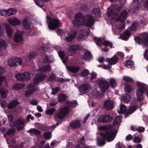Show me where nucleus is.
<instances>
[{
	"label": "nucleus",
	"mask_w": 148,
	"mask_h": 148,
	"mask_svg": "<svg viewBox=\"0 0 148 148\" xmlns=\"http://www.w3.org/2000/svg\"><path fill=\"white\" fill-rule=\"evenodd\" d=\"M117 130H114L113 129L107 130L104 133H100L101 136L103 138H98L97 139V143L99 146H103L105 144V138L107 141L111 142L115 138Z\"/></svg>",
	"instance_id": "f257e3e1"
},
{
	"label": "nucleus",
	"mask_w": 148,
	"mask_h": 148,
	"mask_svg": "<svg viewBox=\"0 0 148 148\" xmlns=\"http://www.w3.org/2000/svg\"><path fill=\"white\" fill-rule=\"evenodd\" d=\"M77 103L76 100L68 102V107H64L62 108L58 112H55L54 114V117L56 119H62L67 114L69 110V108L75 107Z\"/></svg>",
	"instance_id": "f03ea898"
},
{
	"label": "nucleus",
	"mask_w": 148,
	"mask_h": 148,
	"mask_svg": "<svg viewBox=\"0 0 148 148\" xmlns=\"http://www.w3.org/2000/svg\"><path fill=\"white\" fill-rule=\"evenodd\" d=\"M77 16L80 18H81L84 25L87 27H91L93 26L95 23V18L94 16L91 14H88L84 16L83 14L79 12Z\"/></svg>",
	"instance_id": "7ed1b4c3"
},
{
	"label": "nucleus",
	"mask_w": 148,
	"mask_h": 148,
	"mask_svg": "<svg viewBox=\"0 0 148 148\" xmlns=\"http://www.w3.org/2000/svg\"><path fill=\"white\" fill-rule=\"evenodd\" d=\"M134 39L137 44L143 45L144 46H148V33L147 32L140 34L136 37H134Z\"/></svg>",
	"instance_id": "20e7f679"
},
{
	"label": "nucleus",
	"mask_w": 148,
	"mask_h": 148,
	"mask_svg": "<svg viewBox=\"0 0 148 148\" xmlns=\"http://www.w3.org/2000/svg\"><path fill=\"white\" fill-rule=\"evenodd\" d=\"M47 22L49 29L53 30L59 27L60 22L57 18H52L51 16H47Z\"/></svg>",
	"instance_id": "39448f33"
},
{
	"label": "nucleus",
	"mask_w": 148,
	"mask_h": 148,
	"mask_svg": "<svg viewBox=\"0 0 148 148\" xmlns=\"http://www.w3.org/2000/svg\"><path fill=\"white\" fill-rule=\"evenodd\" d=\"M127 14L128 13L126 10H123L120 15L115 19L116 22H120L121 23V25L119 27V28L121 29H124L125 28V19Z\"/></svg>",
	"instance_id": "423d86ee"
},
{
	"label": "nucleus",
	"mask_w": 148,
	"mask_h": 148,
	"mask_svg": "<svg viewBox=\"0 0 148 148\" xmlns=\"http://www.w3.org/2000/svg\"><path fill=\"white\" fill-rule=\"evenodd\" d=\"M97 81L102 92H105L109 88L110 85L108 81L101 79H98Z\"/></svg>",
	"instance_id": "0eeeda50"
},
{
	"label": "nucleus",
	"mask_w": 148,
	"mask_h": 148,
	"mask_svg": "<svg viewBox=\"0 0 148 148\" xmlns=\"http://www.w3.org/2000/svg\"><path fill=\"white\" fill-rule=\"evenodd\" d=\"M137 102L135 100H132L130 107L124 114L125 117V118L128 117L129 115H130L134 112L137 109Z\"/></svg>",
	"instance_id": "6e6552de"
},
{
	"label": "nucleus",
	"mask_w": 148,
	"mask_h": 148,
	"mask_svg": "<svg viewBox=\"0 0 148 148\" xmlns=\"http://www.w3.org/2000/svg\"><path fill=\"white\" fill-rule=\"evenodd\" d=\"M15 77L18 81L24 82L26 80L29 79L30 78V73L28 72H25L23 74L19 73L16 75Z\"/></svg>",
	"instance_id": "1a4fd4ad"
},
{
	"label": "nucleus",
	"mask_w": 148,
	"mask_h": 148,
	"mask_svg": "<svg viewBox=\"0 0 148 148\" xmlns=\"http://www.w3.org/2000/svg\"><path fill=\"white\" fill-rule=\"evenodd\" d=\"M75 136L76 137L75 139L76 140H77V141L79 143L78 145L75 146V148H84V144L82 142L84 140V137L83 136H81V135L79 134L75 135Z\"/></svg>",
	"instance_id": "9d476101"
},
{
	"label": "nucleus",
	"mask_w": 148,
	"mask_h": 148,
	"mask_svg": "<svg viewBox=\"0 0 148 148\" xmlns=\"http://www.w3.org/2000/svg\"><path fill=\"white\" fill-rule=\"evenodd\" d=\"M15 130L14 129H9L6 133L5 135H4V137L6 138V141L8 144L10 143H14L15 140L13 139H11L10 137L15 132Z\"/></svg>",
	"instance_id": "9b49d317"
},
{
	"label": "nucleus",
	"mask_w": 148,
	"mask_h": 148,
	"mask_svg": "<svg viewBox=\"0 0 148 148\" xmlns=\"http://www.w3.org/2000/svg\"><path fill=\"white\" fill-rule=\"evenodd\" d=\"M121 8L119 6V5H117L114 7L116 12H113V9L112 10L109 8L107 9V12H108V15L109 17H112L114 16H116L118 12L121 10Z\"/></svg>",
	"instance_id": "f8f14e48"
},
{
	"label": "nucleus",
	"mask_w": 148,
	"mask_h": 148,
	"mask_svg": "<svg viewBox=\"0 0 148 148\" xmlns=\"http://www.w3.org/2000/svg\"><path fill=\"white\" fill-rule=\"evenodd\" d=\"M23 39V33L21 31L17 32L13 37V40L16 42H19Z\"/></svg>",
	"instance_id": "ddd939ff"
},
{
	"label": "nucleus",
	"mask_w": 148,
	"mask_h": 148,
	"mask_svg": "<svg viewBox=\"0 0 148 148\" xmlns=\"http://www.w3.org/2000/svg\"><path fill=\"white\" fill-rule=\"evenodd\" d=\"M36 90L35 84L34 83H31L28 86V90L25 92V95L26 96H29L33 92L35 91Z\"/></svg>",
	"instance_id": "4468645a"
},
{
	"label": "nucleus",
	"mask_w": 148,
	"mask_h": 148,
	"mask_svg": "<svg viewBox=\"0 0 148 148\" xmlns=\"http://www.w3.org/2000/svg\"><path fill=\"white\" fill-rule=\"evenodd\" d=\"M23 27L27 29H31L33 28V23L27 18L23 20Z\"/></svg>",
	"instance_id": "2eb2a0df"
},
{
	"label": "nucleus",
	"mask_w": 148,
	"mask_h": 148,
	"mask_svg": "<svg viewBox=\"0 0 148 148\" xmlns=\"http://www.w3.org/2000/svg\"><path fill=\"white\" fill-rule=\"evenodd\" d=\"M46 75L43 74H39L37 75L34 78V82L32 83H34L36 86L37 84L40 82L41 81L43 80L46 77Z\"/></svg>",
	"instance_id": "dca6fc26"
},
{
	"label": "nucleus",
	"mask_w": 148,
	"mask_h": 148,
	"mask_svg": "<svg viewBox=\"0 0 148 148\" xmlns=\"http://www.w3.org/2000/svg\"><path fill=\"white\" fill-rule=\"evenodd\" d=\"M90 87L88 84L85 83L81 85L78 88L79 92L83 94L88 91L90 88Z\"/></svg>",
	"instance_id": "f3484780"
},
{
	"label": "nucleus",
	"mask_w": 148,
	"mask_h": 148,
	"mask_svg": "<svg viewBox=\"0 0 148 148\" xmlns=\"http://www.w3.org/2000/svg\"><path fill=\"white\" fill-rule=\"evenodd\" d=\"M118 58L116 55H114L111 58H107L106 59V61L108 62L110 65L116 64L118 62Z\"/></svg>",
	"instance_id": "a211bd4d"
},
{
	"label": "nucleus",
	"mask_w": 148,
	"mask_h": 148,
	"mask_svg": "<svg viewBox=\"0 0 148 148\" xmlns=\"http://www.w3.org/2000/svg\"><path fill=\"white\" fill-rule=\"evenodd\" d=\"M55 59L53 55H46L43 58V62L44 64L51 63L54 62Z\"/></svg>",
	"instance_id": "6ab92c4d"
},
{
	"label": "nucleus",
	"mask_w": 148,
	"mask_h": 148,
	"mask_svg": "<svg viewBox=\"0 0 148 148\" xmlns=\"http://www.w3.org/2000/svg\"><path fill=\"white\" fill-rule=\"evenodd\" d=\"M113 119L111 114H106L100 115L97 120H112Z\"/></svg>",
	"instance_id": "aec40b11"
},
{
	"label": "nucleus",
	"mask_w": 148,
	"mask_h": 148,
	"mask_svg": "<svg viewBox=\"0 0 148 148\" xmlns=\"http://www.w3.org/2000/svg\"><path fill=\"white\" fill-rule=\"evenodd\" d=\"M114 103L113 101L111 100L106 101L104 103V108L107 110H111L114 108Z\"/></svg>",
	"instance_id": "412c9836"
},
{
	"label": "nucleus",
	"mask_w": 148,
	"mask_h": 148,
	"mask_svg": "<svg viewBox=\"0 0 148 148\" xmlns=\"http://www.w3.org/2000/svg\"><path fill=\"white\" fill-rule=\"evenodd\" d=\"M78 13L76 14L75 16V20L73 21V25L75 27H79L81 24L82 21L81 18H79L77 15Z\"/></svg>",
	"instance_id": "4be33fe9"
},
{
	"label": "nucleus",
	"mask_w": 148,
	"mask_h": 148,
	"mask_svg": "<svg viewBox=\"0 0 148 148\" xmlns=\"http://www.w3.org/2000/svg\"><path fill=\"white\" fill-rule=\"evenodd\" d=\"M8 21L11 25L14 26L19 25L21 23L20 21L16 18L10 19L8 20Z\"/></svg>",
	"instance_id": "5701e85b"
},
{
	"label": "nucleus",
	"mask_w": 148,
	"mask_h": 148,
	"mask_svg": "<svg viewBox=\"0 0 148 148\" xmlns=\"http://www.w3.org/2000/svg\"><path fill=\"white\" fill-rule=\"evenodd\" d=\"M80 49L81 47L79 46L78 45H73L70 46L69 51L70 52L74 54Z\"/></svg>",
	"instance_id": "b1692460"
},
{
	"label": "nucleus",
	"mask_w": 148,
	"mask_h": 148,
	"mask_svg": "<svg viewBox=\"0 0 148 148\" xmlns=\"http://www.w3.org/2000/svg\"><path fill=\"white\" fill-rule=\"evenodd\" d=\"M131 34V33L129 30H125L124 32L120 35L121 38L123 40H127Z\"/></svg>",
	"instance_id": "393cba45"
},
{
	"label": "nucleus",
	"mask_w": 148,
	"mask_h": 148,
	"mask_svg": "<svg viewBox=\"0 0 148 148\" xmlns=\"http://www.w3.org/2000/svg\"><path fill=\"white\" fill-rule=\"evenodd\" d=\"M67 69L69 71L75 73L78 72L79 70L80 69L78 66H69L67 67Z\"/></svg>",
	"instance_id": "a878e982"
},
{
	"label": "nucleus",
	"mask_w": 148,
	"mask_h": 148,
	"mask_svg": "<svg viewBox=\"0 0 148 148\" xmlns=\"http://www.w3.org/2000/svg\"><path fill=\"white\" fill-rule=\"evenodd\" d=\"M92 14H94L96 18H99L101 16V11L98 8H94L92 9Z\"/></svg>",
	"instance_id": "bb28decb"
},
{
	"label": "nucleus",
	"mask_w": 148,
	"mask_h": 148,
	"mask_svg": "<svg viewBox=\"0 0 148 148\" xmlns=\"http://www.w3.org/2000/svg\"><path fill=\"white\" fill-rule=\"evenodd\" d=\"M77 34V32L75 31L73 32V33L69 35L68 37H66V40L68 42H72L73 40L75 38Z\"/></svg>",
	"instance_id": "cd10ccee"
},
{
	"label": "nucleus",
	"mask_w": 148,
	"mask_h": 148,
	"mask_svg": "<svg viewBox=\"0 0 148 148\" xmlns=\"http://www.w3.org/2000/svg\"><path fill=\"white\" fill-rule=\"evenodd\" d=\"M18 104L19 102L17 100H13L9 103L8 107L9 109H12L15 107Z\"/></svg>",
	"instance_id": "c85d7f7f"
},
{
	"label": "nucleus",
	"mask_w": 148,
	"mask_h": 148,
	"mask_svg": "<svg viewBox=\"0 0 148 148\" xmlns=\"http://www.w3.org/2000/svg\"><path fill=\"white\" fill-rule=\"evenodd\" d=\"M70 125L71 128H76L79 127L80 123L79 121H73L71 122Z\"/></svg>",
	"instance_id": "c756f323"
},
{
	"label": "nucleus",
	"mask_w": 148,
	"mask_h": 148,
	"mask_svg": "<svg viewBox=\"0 0 148 148\" xmlns=\"http://www.w3.org/2000/svg\"><path fill=\"white\" fill-rule=\"evenodd\" d=\"M5 28L6 29V32L8 36L11 37L12 34V29L8 24L5 25Z\"/></svg>",
	"instance_id": "7c9ffc66"
},
{
	"label": "nucleus",
	"mask_w": 148,
	"mask_h": 148,
	"mask_svg": "<svg viewBox=\"0 0 148 148\" xmlns=\"http://www.w3.org/2000/svg\"><path fill=\"white\" fill-rule=\"evenodd\" d=\"M92 55L90 51H86L83 56V58L84 60H86L89 58L92 59Z\"/></svg>",
	"instance_id": "2f4dec72"
},
{
	"label": "nucleus",
	"mask_w": 148,
	"mask_h": 148,
	"mask_svg": "<svg viewBox=\"0 0 148 148\" xmlns=\"http://www.w3.org/2000/svg\"><path fill=\"white\" fill-rule=\"evenodd\" d=\"M67 98V97L65 94L61 93L58 96V101L60 102H63L65 101Z\"/></svg>",
	"instance_id": "473e14b6"
},
{
	"label": "nucleus",
	"mask_w": 148,
	"mask_h": 148,
	"mask_svg": "<svg viewBox=\"0 0 148 148\" xmlns=\"http://www.w3.org/2000/svg\"><path fill=\"white\" fill-rule=\"evenodd\" d=\"M94 41L96 45L98 46H101L102 45V40L100 38L95 37L93 38Z\"/></svg>",
	"instance_id": "72a5a7b5"
},
{
	"label": "nucleus",
	"mask_w": 148,
	"mask_h": 148,
	"mask_svg": "<svg viewBox=\"0 0 148 148\" xmlns=\"http://www.w3.org/2000/svg\"><path fill=\"white\" fill-rule=\"evenodd\" d=\"M126 110V107L124 105L121 104L120 106L119 110L118 111V113L120 114H123Z\"/></svg>",
	"instance_id": "f704fd0d"
},
{
	"label": "nucleus",
	"mask_w": 148,
	"mask_h": 148,
	"mask_svg": "<svg viewBox=\"0 0 148 148\" xmlns=\"http://www.w3.org/2000/svg\"><path fill=\"white\" fill-rule=\"evenodd\" d=\"M131 98V97L128 94H125L123 95V100L124 103H127L130 100Z\"/></svg>",
	"instance_id": "c9c22d12"
},
{
	"label": "nucleus",
	"mask_w": 148,
	"mask_h": 148,
	"mask_svg": "<svg viewBox=\"0 0 148 148\" xmlns=\"http://www.w3.org/2000/svg\"><path fill=\"white\" fill-rule=\"evenodd\" d=\"M103 45L105 46H109L110 48L112 47L113 44L112 42L107 40H104L103 44Z\"/></svg>",
	"instance_id": "e433bc0d"
},
{
	"label": "nucleus",
	"mask_w": 148,
	"mask_h": 148,
	"mask_svg": "<svg viewBox=\"0 0 148 148\" xmlns=\"http://www.w3.org/2000/svg\"><path fill=\"white\" fill-rule=\"evenodd\" d=\"M6 92L7 90L6 89H0V93L1 97L5 98L6 97L7 95Z\"/></svg>",
	"instance_id": "4c0bfd02"
},
{
	"label": "nucleus",
	"mask_w": 148,
	"mask_h": 148,
	"mask_svg": "<svg viewBox=\"0 0 148 148\" xmlns=\"http://www.w3.org/2000/svg\"><path fill=\"white\" fill-rule=\"evenodd\" d=\"M24 85L23 84H16L13 87L14 90H18L24 87Z\"/></svg>",
	"instance_id": "58836bf2"
},
{
	"label": "nucleus",
	"mask_w": 148,
	"mask_h": 148,
	"mask_svg": "<svg viewBox=\"0 0 148 148\" xmlns=\"http://www.w3.org/2000/svg\"><path fill=\"white\" fill-rule=\"evenodd\" d=\"M8 15H7V16H9L11 15L16 14L17 12V11L15 9L12 8L8 10Z\"/></svg>",
	"instance_id": "ea45409f"
},
{
	"label": "nucleus",
	"mask_w": 148,
	"mask_h": 148,
	"mask_svg": "<svg viewBox=\"0 0 148 148\" xmlns=\"http://www.w3.org/2000/svg\"><path fill=\"white\" fill-rule=\"evenodd\" d=\"M27 131L31 134H34L36 135H39L40 134V132L39 131L34 129H31Z\"/></svg>",
	"instance_id": "a19ab883"
},
{
	"label": "nucleus",
	"mask_w": 148,
	"mask_h": 148,
	"mask_svg": "<svg viewBox=\"0 0 148 148\" xmlns=\"http://www.w3.org/2000/svg\"><path fill=\"white\" fill-rule=\"evenodd\" d=\"M123 79L126 82H129L131 83H132L134 82V80L132 78L128 76H123Z\"/></svg>",
	"instance_id": "79ce46f5"
},
{
	"label": "nucleus",
	"mask_w": 148,
	"mask_h": 148,
	"mask_svg": "<svg viewBox=\"0 0 148 148\" xmlns=\"http://www.w3.org/2000/svg\"><path fill=\"white\" fill-rule=\"evenodd\" d=\"M56 78V75L53 74L50 75L47 79V81L51 82L55 80Z\"/></svg>",
	"instance_id": "37998d69"
},
{
	"label": "nucleus",
	"mask_w": 148,
	"mask_h": 148,
	"mask_svg": "<svg viewBox=\"0 0 148 148\" xmlns=\"http://www.w3.org/2000/svg\"><path fill=\"white\" fill-rule=\"evenodd\" d=\"M112 128V126L111 125L105 126L100 127H99V129L101 130H106L108 129H110Z\"/></svg>",
	"instance_id": "c03bdc74"
},
{
	"label": "nucleus",
	"mask_w": 148,
	"mask_h": 148,
	"mask_svg": "<svg viewBox=\"0 0 148 148\" xmlns=\"http://www.w3.org/2000/svg\"><path fill=\"white\" fill-rule=\"evenodd\" d=\"M9 66L11 67L18 66V64L16 63L14 59L12 60L8 63Z\"/></svg>",
	"instance_id": "a18cd8bd"
},
{
	"label": "nucleus",
	"mask_w": 148,
	"mask_h": 148,
	"mask_svg": "<svg viewBox=\"0 0 148 148\" xmlns=\"http://www.w3.org/2000/svg\"><path fill=\"white\" fill-rule=\"evenodd\" d=\"M56 110L55 108L49 109L46 111V113L47 114L51 115Z\"/></svg>",
	"instance_id": "49530a36"
},
{
	"label": "nucleus",
	"mask_w": 148,
	"mask_h": 148,
	"mask_svg": "<svg viewBox=\"0 0 148 148\" xmlns=\"http://www.w3.org/2000/svg\"><path fill=\"white\" fill-rule=\"evenodd\" d=\"M134 63L132 61L130 60L127 61L125 63V64L127 67L131 68L133 65Z\"/></svg>",
	"instance_id": "de8ad7c7"
},
{
	"label": "nucleus",
	"mask_w": 148,
	"mask_h": 148,
	"mask_svg": "<svg viewBox=\"0 0 148 148\" xmlns=\"http://www.w3.org/2000/svg\"><path fill=\"white\" fill-rule=\"evenodd\" d=\"M41 69L45 72L49 71L51 70V67L50 65H46L42 67Z\"/></svg>",
	"instance_id": "09e8293b"
},
{
	"label": "nucleus",
	"mask_w": 148,
	"mask_h": 148,
	"mask_svg": "<svg viewBox=\"0 0 148 148\" xmlns=\"http://www.w3.org/2000/svg\"><path fill=\"white\" fill-rule=\"evenodd\" d=\"M125 89L126 91L128 93H130L132 90L131 85L129 84H127L126 85Z\"/></svg>",
	"instance_id": "8fccbe9b"
},
{
	"label": "nucleus",
	"mask_w": 148,
	"mask_h": 148,
	"mask_svg": "<svg viewBox=\"0 0 148 148\" xmlns=\"http://www.w3.org/2000/svg\"><path fill=\"white\" fill-rule=\"evenodd\" d=\"M110 83L111 86L114 88L116 86V82L113 79H111L110 80Z\"/></svg>",
	"instance_id": "3c124183"
},
{
	"label": "nucleus",
	"mask_w": 148,
	"mask_h": 148,
	"mask_svg": "<svg viewBox=\"0 0 148 148\" xmlns=\"http://www.w3.org/2000/svg\"><path fill=\"white\" fill-rule=\"evenodd\" d=\"M137 24L136 23H133L130 26V29L132 31H135L137 29Z\"/></svg>",
	"instance_id": "603ef678"
},
{
	"label": "nucleus",
	"mask_w": 148,
	"mask_h": 148,
	"mask_svg": "<svg viewBox=\"0 0 148 148\" xmlns=\"http://www.w3.org/2000/svg\"><path fill=\"white\" fill-rule=\"evenodd\" d=\"M89 73V71L87 69L84 70L81 73L82 77H86L88 76Z\"/></svg>",
	"instance_id": "864d4df0"
},
{
	"label": "nucleus",
	"mask_w": 148,
	"mask_h": 148,
	"mask_svg": "<svg viewBox=\"0 0 148 148\" xmlns=\"http://www.w3.org/2000/svg\"><path fill=\"white\" fill-rule=\"evenodd\" d=\"M59 56L61 60H63L65 56V53L64 51H60L58 52Z\"/></svg>",
	"instance_id": "5fc2aeb1"
},
{
	"label": "nucleus",
	"mask_w": 148,
	"mask_h": 148,
	"mask_svg": "<svg viewBox=\"0 0 148 148\" xmlns=\"http://www.w3.org/2000/svg\"><path fill=\"white\" fill-rule=\"evenodd\" d=\"M0 15L1 16H8V10H3L0 11Z\"/></svg>",
	"instance_id": "6e6d98bb"
},
{
	"label": "nucleus",
	"mask_w": 148,
	"mask_h": 148,
	"mask_svg": "<svg viewBox=\"0 0 148 148\" xmlns=\"http://www.w3.org/2000/svg\"><path fill=\"white\" fill-rule=\"evenodd\" d=\"M10 126L11 127H13L14 126H16V127L19 130H20L22 129L23 127V125H22L21 126H18L17 124H16L15 123L12 124L11 123L10 124Z\"/></svg>",
	"instance_id": "4d7b16f0"
},
{
	"label": "nucleus",
	"mask_w": 148,
	"mask_h": 148,
	"mask_svg": "<svg viewBox=\"0 0 148 148\" xmlns=\"http://www.w3.org/2000/svg\"><path fill=\"white\" fill-rule=\"evenodd\" d=\"M16 63H18L19 65H21L22 63V60L21 57L15 58L14 59Z\"/></svg>",
	"instance_id": "13d9d810"
},
{
	"label": "nucleus",
	"mask_w": 148,
	"mask_h": 148,
	"mask_svg": "<svg viewBox=\"0 0 148 148\" xmlns=\"http://www.w3.org/2000/svg\"><path fill=\"white\" fill-rule=\"evenodd\" d=\"M44 136L46 139H49L51 137V133L50 132H47L44 134Z\"/></svg>",
	"instance_id": "bf43d9fd"
},
{
	"label": "nucleus",
	"mask_w": 148,
	"mask_h": 148,
	"mask_svg": "<svg viewBox=\"0 0 148 148\" xmlns=\"http://www.w3.org/2000/svg\"><path fill=\"white\" fill-rule=\"evenodd\" d=\"M6 46L5 42L3 40L0 39V49L2 47H5Z\"/></svg>",
	"instance_id": "052dcab7"
},
{
	"label": "nucleus",
	"mask_w": 148,
	"mask_h": 148,
	"mask_svg": "<svg viewBox=\"0 0 148 148\" xmlns=\"http://www.w3.org/2000/svg\"><path fill=\"white\" fill-rule=\"evenodd\" d=\"M142 1L143 0H133V1L134 3L137 4V6L138 8L140 6Z\"/></svg>",
	"instance_id": "680f3d73"
},
{
	"label": "nucleus",
	"mask_w": 148,
	"mask_h": 148,
	"mask_svg": "<svg viewBox=\"0 0 148 148\" xmlns=\"http://www.w3.org/2000/svg\"><path fill=\"white\" fill-rule=\"evenodd\" d=\"M59 88L58 87H56L53 88L52 89V91L51 93V94L55 95L59 91Z\"/></svg>",
	"instance_id": "e2e57ef3"
},
{
	"label": "nucleus",
	"mask_w": 148,
	"mask_h": 148,
	"mask_svg": "<svg viewBox=\"0 0 148 148\" xmlns=\"http://www.w3.org/2000/svg\"><path fill=\"white\" fill-rule=\"evenodd\" d=\"M45 143V141L44 140H41L39 143V145L37 146V147H36L37 148H42L43 145Z\"/></svg>",
	"instance_id": "0e129e2a"
},
{
	"label": "nucleus",
	"mask_w": 148,
	"mask_h": 148,
	"mask_svg": "<svg viewBox=\"0 0 148 148\" xmlns=\"http://www.w3.org/2000/svg\"><path fill=\"white\" fill-rule=\"evenodd\" d=\"M37 54L36 53H30L29 54L28 58L30 59H32L34 58L35 56H36Z\"/></svg>",
	"instance_id": "69168bd1"
},
{
	"label": "nucleus",
	"mask_w": 148,
	"mask_h": 148,
	"mask_svg": "<svg viewBox=\"0 0 148 148\" xmlns=\"http://www.w3.org/2000/svg\"><path fill=\"white\" fill-rule=\"evenodd\" d=\"M90 74L91 75V77L90 78L91 80H92L97 76V74L94 72H92Z\"/></svg>",
	"instance_id": "338daca9"
},
{
	"label": "nucleus",
	"mask_w": 148,
	"mask_h": 148,
	"mask_svg": "<svg viewBox=\"0 0 148 148\" xmlns=\"http://www.w3.org/2000/svg\"><path fill=\"white\" fill-rule=\"evenodd\" d=\"M35 3L39 7H40V8H42V7H43L44 6V4L42 3H40L39 2V1H38L37 0V1H36V0H34Z\"/></svg>",
	"instance_id": "774afa93"
}]
</instances>
